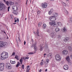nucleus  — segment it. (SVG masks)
Segmentation results:
<instances>
[{"label":"nucleus","instance_id":"1","mask_svg":"<svg viewBox=\"0 0 72 72\" xmlns=\"http://www.w3.org/2000/svg\"><path fill=\"white\" fill-rule=\"evenodd\" d=\"M1 59L3 60L8 58V53L6 52H3L1 54Z\"/></svg>","mask_w":72,"mask_h":72},{"label":"nucleus","instance_id":"2","mask_svg":"<svg viewBox=\"0 0 72 72\" xmlns=\"http://www.w3.org/2000/svg\"><path fill=\"white\" fill-rule=\"evenodd\" d=\"M8 46V43L6 42H0V48L3 47H6Z\"/></svg>","mask_w":72,"mask_h":72},{"label":"nucleus","instance_id":"3","mask_svg":"<svg viewBox=\"0 0 72 72\" xmlns=\"http://www.w3.org/2000/svg\"><path fill=\"white\" fill-rule=\"evenodd\" d=\"M6 6L3 3H0V11H1L3 10H5V7Z\"/></svg>","mask_w":72,"mask_h":72},{"label":"nucleus","instance_id":"4","mask_svg":"<svg viewBox=\"0 0 72 72\" xmlns=\"http://www.w3.org/2000/svg\"><path fill=\"white\" fill-rule=\"evenodd\" d=\"M5 67V64L4 63H0V71H1L4 70V68Z\"/></svg>","mask_w":72,"mask_h":72},{"label":"nucleus","instance_id":"5","mask_svg":"<svg viewBox=\"0 0 72 72\" xmlns=\"http://www.w3.org/2000/svg\"><path fill=\"white\" fill-rule=\"evenodd\" d=\"M55 58L57 61H60L61 60V57L59 55L57 54L55 55Z\"/></svg>","mask_w":72,"mask_h":72},{"label":"nucleus","instance_id":"6","mask_svg":"<svg viewBox=\"0 0 72 72\" xmlns=\"http://www.w3.org/2000/svg\"><path fill=\"white\" fill-rule=\"evenodd\" d=\"M6 68L8 69H12V67L11 66H10V64L9 63H7L6 64Z\"/></svg>","mask_w":72,"mask_h":72},{"label":"nucleus","instance_id":"7","mask_svg":"<svg viewBox=\"0 0 72 72\" xmlns=\"http://www.w3.org/2000/svg\"><path fill=\"white\" fill-rule=\"evenodd\" d=\"M50 20L51 21L54 22L56 20V17H54L53 16H52L50 18Z\"/></svg>","mask_w":72,"mask_h":72},{"label":"nucleus","instance_id":"8","mask_svg":"<svg viewBox=\"0 0 72 72\" xmlns=\"http://www.w3.org/2000/svg\"><path fill=\"white\" fill-rule=\"evenodd\" d=\"M18 7L15 5H14L12 6V9L14 11H17Z\"/></svg>","mask_w":72,"mask_h":72},{"label":"nucleus","instance_id":"9","mask_svg":"<svg viewBox=\"0 0 72 72\" xmlns=\"http://www.w3.org/2000/svg\"><path fill=\"white\" fill-rule=\"evenodd\" d=\"M42 8L43 9H45L46 8H47V4L46 3H42Z\"/></svg>","mask_w":72,"mask_h":72},{"label":"nucleus","instance_id":"10","mask_svg":"<svg viewBox=\"0 0 72 72\" xmlns=\"http://www.w3.org/2000/svg\"><path fill=\"white\" fill-rule=\"evenodd\" d=\"M63 68L64 70H68L69 69V67L67 65H65L64 66Z\"/></svg>","mask_w":72,"mask_h":72},{"label":"nucleus","instance_id":"11","mask_svg":"<svg viewBox=\"0 0 72 72\" xmlns=\"http://www.w3.org/2000/svg\"><path fill=\"white\" fill-rule=\"evenodd\" d=\"M68 53V51L66 50H63L62 52L63 54L65 55H67Z\"/></svg>","mask_w":72,"mask_h":72},{"label":"nucleus","instance_id":"12","mask_svg":"<svg viewBox=\"0 0 72 72\" xmlns=\"http://www.w3.org/2000/svg\"><path fill=\"white\" fill-rule=\"evenodd\" d=\"M34 33L35 35H36L37 36H40V35H39V29H37V32H34Z\"/></svg>","mask_w":72,"mask_h":72},{"label":"nucleus","instance_id":"13","mask_svg":"<svg viewBox=\"0 0 72 72\" xmlns=\"http://www.w3.org/2000/svg\"><path fill=\"white\" fill-rule=\"evenodd\" d=\"M39 50L40 51H42L43 50V44H42L40 45Z\"/></svg>","mask_w":72,"mask_h":72},{"label":"nucleus","instance_id":"14","mask_svg":"<svg viewBox=\"0 0 72 72\" xmlns=\"http://www.w3.org/2000/svg\"><path fill=\"white\" fill-rule=\"evenodd\" d=\"M30 68L29 66H27L26 67V72H30Z\"/></svg>","mask_w":72,"mask_h":72},{"label":"nucleus","instance_id":"15","mask_svg":"<svg viewBox=\"0 0 72 72\" xmlns=\"http://www.w3.org/2000/svg\"><path fill=\"white\" fill-rule=\"evenodd\" d=\"M47 57L49 58L50 59H51L52 58V54L51 53H50L47 55Z\"/></svg>","mask_w":72,"mask_h":72},{"label":"nucleus","instance_id":"16","mask_svg":"<svg viewBox=\"0 0 72 72\" xmlns=\"http://www.w3.org/2000/svg\"><path fill=\"white\" fill-rule=\"evenodd\" d=\"M55 33H51L50 36L52 38H54L55 37Z\"/></svg>","mask_w":72,"mask_h":72},{"label":"nucleus","instance_id":"17","mask_svg":"<svg viewBox=\"0 0 72 72\" xmlns=\"http://www.w3.org/2000/svg\"><path fill=\"white\" fill-rule=\"evenodd\" d=\"M62 32H67V30L66 28H63L62 29Z\"/></svg>","mask_w":72,"mask_h":72},{"label":"nucleus","instance_id":"18","mask_svg":"<svg viewBox=\"0 0 72 72\" xmlns=\"http://www.w3.org/2000/svg\"><path fill=\"white\" fill-rule=\"evenodd\" d=\"M53 14V17H55V18L58 15V14L57 13H54Z\"/></svg>","mask_w":72,"mask_h":72},{"label":"nucleus","instance_id":"19","mask_svg":"<svg viewBox=\"0 0 72 72\" xmlns=\"http://www.w3.org/2000/svg\"><path fill=\"white\" fill-rule=\"evenodd\" d=\"M53 9H51L50 10V11H49L48 12V14L50 15L53 12Z\"/></svg>","mask_w":72,"mask_h":72},{"label":"nucleus","instance_id":"20","mask_svg":"<svg viewBox=\"0 0 72 72\" xmlns=\"http://www.w3.org/2000/svg\"><path fill=\"white\" fill-rule=\"evenodd\" d=\"M55 22H53V21L50 22L49 24L51 26H53V24H54Z\"/></svg>","mask_w":72,"mask_h":72},{"label":"nucleus","instance_id":"21","mask_svg":"<svg viewBox=\"0 0 72 72\" xmlns=\"http://www.w3.org/2000/svg\"><path fill=\"white\" fill-rule=\"evenodd\" d=\"M69 37H65V39L64 40V41H68V40H69Z\"/></svg>","mask_w":72,"mask_h":72},{"label":"nucleus","instance_id":"22","mask_svg":"<svg viewBox=\"0 0 72 72\" xmlns=\"http://www.w3.org/2000/svg\"><path fill=\"white\" fill-rule=\"evenodd\" d=\"M55 31L56 32H59L60 31V29L58 28H57L55 29Z\"/></svg>","mask_w":72,"mask_h":72},{"label":"nucleus","instance_id":"23","mask_svg":"<svg viewBox=\"0 0 72 72\" xmlns=\"http://www.w3.org/2000/svg\"><path fill=\"white\" fill-rule=\"evenodd\" d=\"M20 64H21V63H20V62H18L16 66V67L18 68V67H19V66L20 65Z\"/></svg>","mask_w":72,"mask_h":72},{"label":"nucleus","instance_id":"24","mask_svg":"<svg viewBox=\"0 0 72 72\" xmlns=\"http://www.w3.org/2000/svg\"><path fill=\"white\" fill-rule=\"evenodd\" d=\"M49 62V60L48 59H47L46 60V62H45V64H47Z\"/></svg>","mask_w":72,"mask_h":72},{"label":"nucleus","instance_id":"25","mask_svg":"<svg viewBox=\"0 0 72 72\" xmlns=\"http://www.w3.org/2000/svg\"><path fill=\"white\" fill-rule=\"evenodd\" d=\"M66 60L67 61L69 62V56H68L66 58Z\"/></svg>","mask_w":72,"mask_h":72},{"label":"nucleus","instance_id":"26","mask_svg":"<svg viewBox=\"0 0 72 72\" xmlns=\"http://www.w3.org/2000/svg\"><path fill=\"white\" fill-rule=\"evenodd\" d=\"M10 63H11V64H15V61H13L12 60H11L10 61Z\"/></svg>","mask_w":72,"mask_h":72},{"label":"nucleus","instance_id":"27","mask_svg":"<svg viewBox=\"0 0 72 72\" xmlns=\"http://www.w3.org/2000/svg\"><path fill=\"white\" fill-rule=\"evenodd\" d=\"M54 27H57L58 26V25L57 24H55V22L54 23V24L53 25Z\"/></svg>","mask_w":72,"mask_h":72},{"label":"nucleus","instance_id":"28","mask_svg":"<svg viewBox=\"0 0 72 72\" xmlns=\"http://www.w3.org/2000/svg\"><path fill=\"white\" fill-rule=\"evenodd\" d=\"M15 59H16L17 60H19V57H18V55H16V56H15Z\"/></svg>","mask_w":72,"mask_h":72},{"label":"nucleus","instance_id":"29","mask_svg":"<svg viewBox=\"0 0 72 72\" xmlns=\"http://www.w3.org/2000/svg\"><path fill=\"white\" fill-rule=\"evenodd\" d=\"M6 3V4L7 5H8L9 6V2L8 1H6L5 2Z\"/></svg>","mask_w":72,"mask_h":72},{"label":"nucleus","instance_id":"30","mask_svg":"<svg viewBox=\"0 0 72 72\" xmlns=\"http://www.w3.org/2000/svg\"><path fill=\"white\" fill-rule=\"evenodd\" d=\"M68 50L70 51H72V48L71 47L69 46L68 47Z\"/></svg>","mask_w":72,"mask_h":72},{"label":"nucleus","instance_id":"31","mask_svg":"<svg viewBox=\"0 0 72 72\" xmlns=\"http://www.w3.org/2000/svg\"><path fill=\"white\" fill-rule=\"evenodd\" d=\"M20 62L21 63V64H22V63H23L22 62H23V60H22V58H21L20 60Z\"/></svg>","mask_w":72,"mask_h":72},{"label":"nucleus","instance_id":"32","mask_svg":"<svg viewBox=\"0 0 72 72\" xmlns=\"http://www.w3.org/2000/svg\"><path fill=\"white\" fill-rule=\"evenodd\" d=\"M14 14H15V15H17V14H18V12L15 11L14 12Z\"/></svg>","mask_w":72,"mask_h":72},{"label":"nucleus","instance_id":"33","mask_svg":"<svg viewBox=\"0 0 72 72\" xmlns=\"http://www.w3.org/2000/svg\"><path fill=\"white\" fill-rule=\"evenodd\" d=\"M43 28H46V24H43Z\"/></svg>","mask_w":72,"mask_h":72},{"label":"nucleus","instance_id":"34","mask_svg":"<svg viewBox=\"0 0 72 72\" xmlns=\"http://www.w3.org/2000/svg\"><path fill=\"white\" fill-rule=\"evenodd\" d=\"M57 24L58 26H60L62 25V23L60 22H57Z\"/></svg>","mask_w":72,"mask_h":72},{"label":"nucleus","instance_id":"35","mask_svg":"<svg viewBox=\"0 0 72 72\" xmlns=\"http://www.w3.org/2000/svg\"><path fill=\"white\" fill-rule=\"evenodd\" d=\"M41 26V22H40L38 24V26L39 27H40Z\"/></svg>","mask_w":72,"mask_h":72},{"label":"nucleus","instance_id":"36","mask_svg":"<svg viewBox=\"0 0 72 72\" xmlns=\"http://www.w3.org/2000/svg\"><path fill=\"white\" fill-rule=\"evenodd\" d=\"M62 4L63 6H66V3L64 2H62Z\"/></svg>","mask_w":72,"mask_h":72},{"label":"nucleus","instance_id":"37","mask_svg":"<svg viewBox=\"0 0 72 72\" xmlns=\"http://www.w3.org/2000/svg\"><path fill=\"white\" fill-rule=\"evenodd\" d=\"M22 68L23 69H24V64H22Z\"/></svg>","mask_w":72,"mask_h":72},{"label":"nucleus","instance_id":"38","mask_svg":"<svg viewBox=\"0 0 72 72\" xmlns=\"http://www.w3.org/2000/svg\"><path fill=\"white\" fill-rule=\"evenodd\" d=\"M36 45H35L34 46V49L35 50V51H36Z\"/></svg>","mask_w":72,"mask_h":72},{"label":"nucleus","instance_id":"39","mask_svg":"<svg viewBox=\"0 0 72 72\" xmlns=\"http://www.w3.org/2000/svg\"><path fill=\"white\" fill-rule=\"evenodd\" d=\"M15 55V52H13L12 53V55H11V57H12V56H14Z\"/></svg>","mask_w":72,"mask_h":72},{"label":"nucleus","instance_id":"40","mask_svg":"<svg viewBox=\"0 0 72 72\" xmlns=\"http://www.w3.org/2000/svg\"><path fill=\"white\" fill-rule=\"evenodd\" d=\"M40 13L41 12L40 11V10H39L37 11V14H40Z\"/></svg>","mask_w":72,"mask_h":72},{"label":"nucleus","instance_id":"41","mask_svg":"<svg viewBox=\"0 0 72 72\" xmlns=\"http://www.w3.org/2000/svg\"><path fill=\"white\" fill-rule=\"evenodd\" d=\"M61 37V36H60V35H58L57 36V38L58 39H59V38H60Z\"/></svg>","mask_w":72,"mask_h":72},{"label":"nucleus","instance_id":"42","mask_svg":"<svg viewBox=\"0 0 72 72\" xmlns=\"http://www.w3.org/2000/svg\"><path fill=\"white\" fill-rule=\"evenodd\" d=\"M34 54L33 52H30L28 53V54Z\"/></svg>","mask_w":72,"mask_h":72},{"label":"nucleus","instance_id":"43","mask_svg":"<svg viewBox=\"0 0 72 72\" xmlns=\"http://www.w3.org/2000/svg\"><path fill=\"white\" fill-rule=\"evenodd\" d=\"M44 63V62H41L40 63V66H42L43 65V64Z\"/></svg>","mask_w":72,"mask_h":72},{"label":"nucleus","instance_id":"44","mask_svg":"<svg viewBox=\"0 0 72 72\" xmlns=\"http://www.w3.org/2000/svg\"><path fill=\"white\" fill-rule=\"evenodd\" d=\"M8 12H9V9H10V7H8Z\"/></svg>","mask_w":72,"mask_h":72},{"label":"nucleus","instance_id":"45","mask_svg":"<svg viewBox=\"0 0 72 72\" xmlns=\"http://www.w3.org/2000/svg\"><path fill=\"white\" fill-rule=\"evenodd\" d=\"M34 47V45L33 44H32L31 48H33Z\"/></svg>","mask_w":72,"mask_h":72},{"label":"nucleus","instance_id":"46","mask_svg":"<svg viewBox=\"0 0 72 72\" xmlns=\"http://www.w3.org/2000/svg\"><path fill=\"white\" fill-rule=\"evenodd\" d=\"M52 66L53 67H55V65L54 64H52Z\"/></svg>","mask_w":72,"mask_h":72},{"label":"nucleus","instance_id":"47","mask_svg":"<svg viewBox=\"0 0 72 72\" xmlns=\"http://www.w3.org/2000/svg\"><path fill=\"white\" fill-rule=\"evenodd\" d=\"M66 13L67 14H68V11H67L66 10Z\"/></svg>","mask_w":72,"mask_h":72},{"label":"nucleus","instance_id":"48","mask_svg":"<svg viewBox=\"0 0 72 72\" xmlns=\"http://www.w3.org/2000/svg\"><path fill=\"white\" fill-rule=\"evenodd\" d=\"M25 59H29V57H25Z\"/></svg>","mask_w":72,"mask_h":72},{"label":"nucleus","instance_id":"49","mask_svg":"<svg viewBox=\"0 0 72 72\" xmlns=\"http://www.w3.org/2000/svg\"><path fill=\"white\" fill-rule=\"evenodd\" d=\"M45 46L46 47V48H48V45L47 44H46L45 45Z\"/></svg>","mask_w":72,"mask_h":72},{"label":"nucleus","instance_id":"50","mask_svg":"<svg viewBox=\"0 0 72 72\" xmlns=\"http://www.w3.org/2000/svg\"><path fill=\"white\" fill-rule=\"evenodd\" d=\"M70 19L71 21V22H72V18H70Z\"/></svg>","mask_w":72,"mask_h":72},{"label":"nucleus","instance_id":"51","mask_svg":"<svg viewBox=\"0 0 72 72\" xmlns=\"http://www.w3.org/2000/svg\"><path fill=\"white\" fill-rule=\"evenodd\" d=\"M11 2V4L12 5H14V2Z\"/></svg>","mask_w":72,"mask_h":72},{"label":"nucleus","instance_id":"52","mask_svg":"<svg viewBox=\"0 0 72 72\" xmlns=\"http://www.w3.org/2000/svg\"><path fill=\"white\" fill-rule=\"evenodd\" d=\"M26 41H24V45H26Z\"/></svg>","mask_w":72,"mask_h":72},{"label":"nucleus","instance_id":"53","mask_svg":"<svg viewBox=\"0 0 72 72\" xmlns=\"http://www.w3.org/2000/svg\"><path fill=\"white\" fill-rule=\"evenodd\" d=\"M18 40L19 41H21V39H20V38H19V37H18Z\"/></svg>","mask_w":72,"mask_h":72},{"label":"nucleus","instance_id":"54","mask_svg":"<svg viewBox=\"0 0 72 72\" xmlns=\"http://www.w3.org/2000/svg\"><path fill=\"white\" fill-rule=\"evenodd\" d=\"M10 5H12V3L11 2H10L9 3Z\"/></svg>","mask_w":72,"mask_h":72},{"label":"nucleus","instance_id":"55","mask_svg":"<svg viewBox=\"0 0 72 72\" xmlns=\"http://www.w3.org/2000/svg\"><path fill=\"white\" fill-rule=\"evenodd\" d=\"M28 0H26V5H27V2H28Z\"/></svg>","mask_w":72,"mask_h":72},{"label":"nucleus","instance_id":"56","mask_svg":"<svg viewBox=\"0 0 72 72\" xmlns=\"http://www.w3.org/2000/svg\"><path fill=\"white\" fill-rule=\"evenodd\" d=\"M17 21L18 22H19V19L18 18L17 19Z\"/></svg>","mask_w":72,"mask_h":72},{"label":"nucleus","instance_id":"57","mask_svg":"<svg viewBox=\"0 0 72 72\" xmlns=\"http://www.w3.org/2000/svg\"><path fill=\"white\" fill-rule=\"evenodd\" d=\"M41 71H42V70L41 69H40L39 70V72H41Z\"/></svg>","mask_w":72,"mask_h":72},{"label":"nucleus","instance_id":"58","mask_svg":"<svg viewBox=\"0 0 72 72\" xmlns=\"http://www.w3.org/2000/svg\"><path fill=\"white\" fill-rule=\"evenodd\" d=\"M43 61H44V59H42L41 60V61L42 62H43Z\"/></svg>","mask_w":72,"mask_h":72},{"label":"nucleus","instance_id":"59","mask_svg":"<svg viewBox=\"0 0 72 72\" xmlns=\"http://www.w3.org/2000/svg\"><path fill=\"white\" fill-rule=\"evenodd\" d=\"M4 2V3H5L6 2V0H3Z\"/></svg>","mask_w":72,"mask_h":72},{"label":"nucleus","instance_id":"60","mask_svg":"<svg viewBox=\"0 0 72 72\" xmlns=\"http://www.w3.org/2000/svg\"><path fill=\"white\" fill-rule=\"evenodd\" d=\"M10 72H14L13 71H11Z\"/></svg>","mask_w":72,"mask_h":72},{"label":"nucleus","instance_id":"61","mask_svg":"<svg viewBox=\"0 0 72 72\" xmlns=\"http://www.w3.org/2000/svg\"><path fill=\"white\" fill-rule=\"evenodd\" d=\"M48 71V69H46L45 70V72H46V71Z\"/></svg>","mask_w":72,"mask_h":72},{"label":"nucleus","instance_id":"62","mask_svg":"<svg viewBox=\"0 0 72 72\" xmlns=\"http://www.w3.org/2000/svg\"><path fill=\"white\" fill-rule=\"evenodd\" d=\"M46 55V53H44V55Z\"/></svg>","mask_w":72,"mask_h":72},{"label":"nucleus","instance_id":"63","mask_svg":"<svg viewBox=\"0 0 72 72\" xmlns=\"http://www.w3.org/2000/svg\"><path fill=\"white\" fill-rule=\"evenodd\" d=\"M17 20H15L14 21L15 22H17Z\"/></svg>","mask_w":72,"mask_h":72},{"label":"nucleus","instance_id":"64","mask_svg":"<svg viewBox=\"0 0 72 72\" xmlns=\"http://www.w3.org/2000/svg\"><path fill=\"white\" fill-rule=\"evenodd\" d=\"M4 32V33H5V34H6V32Z\"/></svg>","mask_w":72,"mask_h":72}]
</instances>
